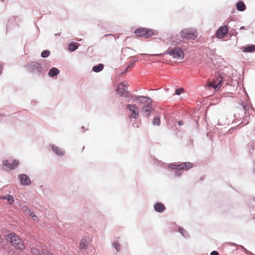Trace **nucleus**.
I'll return each instance as SVG.
<instances>
[{
  "label": "nucleus",
  "mask_w": 255,
  "mask_h": 255,
  "mask_svg": "<svg viewBox=\"0 0 255 255\" xmlns=\"http://www.w3.org/2000/svg\"><path fill=\"white\" fill-rule=\"evenodd\" d=\"M210 255H219V254L218 252L214 251L211 253Z\"/></svg>",
  "instance_id": "c756f323"
},
{
  "label": "nucleus",
  "mask_w": 255,
  "mask_h": 255,
  "mask_svg": "<svg viewBox=\"0 0 255 255\" xmlns=\"http://www.w3.org/2000/svg\"><path fill=\"white\" fill-rule=\"evenodd\" d=\"M178 124L179 126H182V125H183V122L182 121H180L178 122Z\"/></svg>",
  "instance_id": "7c9ffc66"
},
{
  "label": "nucleus",
  "mask_w": 255,
  "mask_h": 255,
  "mask_svg": "<svg viewBox=\"0 0 255 255\" xmlns=\"http://www.w3.org/2000/svg\"><path fill=\"white\" fill-rule=\"evenodd\" d=\"M164 54H169L173 58L177 60L184 58V54L183 51L178 47H175L169 52H165Z\"/></svg>",
  "instance_id": "39448f33"
},
{
  "label": "nucleus",
  "mask_w": 255,
  "mask_h": 255,
  "mask_svg": "<svg viewBox=\"0 0 255 255\" xmlns=\"http://www.w3.org/2000/svg\"><path fill=\"white\" fill-rule=\"evenodd\" d=\"M113 245L115 247V248H116V250L118 252H119L120 251V244L118 243H117V242H115L113 244Z\"/></svg>",
  "instance_id": "bb28decb"
},
{
  "label": "nucleus",
  "mask_w": 255,
  "mask_h": 255,
  "mask_svg": "<svg viewBox=\"0 0 255 255\" xmlns=\"http://www.w3.org/2000/svg\"><path fill=\"white\" fill-rule=\"evenodd\" d=\"M131 66H132V64H131L130 65H128V67H127V68H126V70L127 71V70H128V68H131Z\"/></svg>",
  "instance_id": "2f4dec72"
},
{
  "label": "nucleus",
  "mask_w": 255,
  "mask_h": 255,
  "mask_svg": "<svg viewBox=\"0 0 255 255\" xmlns=\"http://www.w3.org/2000/svg\"><path fill=\"white\" fill-rule=\"evenodd\" d=\"M20 183L22 185H29L30 184V180L29 177L24 174H20L19 175Z\"/></svg>",
  "instance_id": "9b49d317"
},
{
  "label": "nucleus",
  "mask_w": 255,
  "mask_h": 255,
  "mask_svg": "<svg viewBox=\"0 0 255 255\" xmlns=\"http://www.w3.org/2000/svg\"><path fill=\"white\" fill-rule=\"evenodd\" d=\"M46 253V255H53L52 254H51V253H49V252L47 251H43V254L44 255H45Z\"/></svg>",
  "instance_id": "c85d7f7f"
},
{
  "label": "nucleus",
  "mask_w": 255,
  "mask_h": 255,
  "mask_svg": "<svg viewBox=\"0 0 255 255\" xmlns=\"http://www.w3.org/2000/svg\"><path fill=\"white\" fill-rule=\"evenodd\" d=\"M50 51H48V50H44L42 52L41 54V55L42 57L43 58H46V57H47L49 56L50 55Z\"/></svg>",
  "instance_id": "393cba45"
},
{
  "label": "nucleus",
  "mask_w": 255,
  "mask_h": 255,
  "mask_svg": "<svg viewBox=\"0 0 255 255\" xmlns=\"http://www.w3.org/2000/svg\"><path fill=\"white\" fill-rule=\"evenodd\" d=\"M236 8L239 11H244L246 8V6L242 1H239L236 4Z\"/></svg>",
  "instance_id": "f3484780"
},
{
  "label": "nucleus",
  "mask_w": 255,
  "mask_h": 255,
  "mask_svg": "<svg viewBox=\"0 0 255 255\" xmlns=\"http://www.w3.org/2000/svg\"><path fill=\"white\" fill-rule=\"evenodd\" d=\"M104 68V65L103 64H99L97 65H95L93 67V71L95 72H99L101 71Z\"/></svg>",
  "instance_id": "aec40b11"
},
{
  "label": "nucleus",
  "mask_w": 255,
  "mask_h": 255,
  "mask_svg": "<svg viewBox=\"0 0 255 255\" xmlns=\"http://www.w3.org/2000/svg\"><path fill=\"white\" fill-rule=\"evenodd\" d=\"M152 124L154 125L159 126L160 124V120L159 117H156L154 118Z\"/></svg>",
  "instance_id": "b1692460"
},
{
  "label": "nucleus",
  "mask_w": 255,
  "mask_h": 255,
  "mask_svg": "<svg viewBox=\"0 0 255 255\" xmlns=\"http://www.w3.org/2000/svg\"><path fill=\"white\" fill-rule=\"evenodd\" d=\"M182 230H183V229H179V232L182 233Z\"/></svg>",
  "instance_id": "72a5a7b5"
},
{
  "label": "nucleus",
  "mask_w": 255,
  "mask_h": 255,
  "mask_svg": "<svg viewBox=\"0 0 255 255\" xmlns=\"http://www.w3.org/2000/svg\"><path fill=\"white\" fill-rule=\"evenodd\" d=\"M193 166V164L191 162H184L179 164V168H180V169L183 170H188L189 169L192 168Z\"/></svg>",
  "instance_id": "4468645a"
},
{
  "label": "nucleus",
  "mask_w": 255,
  "mask_h": 255,
  "mask_svg": "<svg viewBox=\"0 0 255 255\" xmlns=\"http://www.w3.org/2000/svg\"><path fill=\"white\" fill-rule=\"evenodd\" d=\"M59 73V71L56 68H52L50 70L48 74L50 77H53L58 75Z\"/></svg>",
  "instance_id": "412c9836"
},
{
  "label": "nucleus",
  "mask_w": 255,
  "mask_h": 255,
  "mask_svg": "<svg viewBox=\"0 0 255 255\" xmlns=\"http://www.w3.org/2000/svg\"><path fill=\"white\" fill-rule=\"evenodd\" d=\"M7 239L16 249L22 251L25 249V245L22 240L14 233H11L7 235Z\"/></svg>",
  "instance_id": "f257e3e1"
},
{
  "label": "nucleus",
  "mask_w": 255,
  "mask_h": 255,
  "mask_svg": "<svg viewBox=\"0 0 255 255\" xmlns=\"http://www.w3.org/2000/svg\"><path fill=\"white\" fill-rule=\"evenodd\" d=\"M229 29L226 25L220 27L216 32V36L218 38H223L228 32Z\"/></svg>",
  "instance_id": "9d476101"
},
{
  "label": "nucleus",
  "mask_w": 255,
  "mask_h": 255,
  "mask_svg": "<svg viewBox=\"0 0 255 255\" xmlns=\"http://www.w3.org/2000/svg\"><path fill=\"white\" fill-rule=\"evenodd\" d=\"M19 164L18 160H13L11 163L7 160H4L2 162V165L5 167L6 169L11 170L17 167Z\"/></svg>",
  "instance_id": "1a4fd4ad"
},
{
  "label": "nucleus",
  "mask_w": 255,
  "mask_h": 255,
  "mask_svg": "<svg viewBox=\"0 0 255 255\" xmlns=\"http://www.w3.org/2000/svg\"><path fill=\"white\" fill-rule=\"evenodd\" d=\"M183 91V88H179L176 90L175 94L176 95H180Z\"/></svg>",
  "instance_id": "cd10ccee"
},
{
  "label": "nucleus",
  "mask_w": 255,
  "mask_h": 255,
  "mask_svg": "<svg viewBox=\"0 0 255 255\" xmlns=\"http://www.w3.org/2000/svg\"><path fill=\"white\" fill-rule=\"evenodd\" d=\"M223 83V78L220 75L216 76L213 81L208 84L209 87L213 88L215 90H218L222 86Z\"/></svg>",
  "instance_id": "423d86ee"
},
{
  "label": "nucleus",
  "mask_w": 255,
  "mask_h": 255,
  "mask_svg": "<svg viewBox=\"0 0 255 255\" xmlns=\"http://www.w3.org/2000/svg\"><path fill=\"white\" fill-rule=\"evenodd\" d=\"M22 209L25 213L29 215L34 220H36L38 218L34 214V212L28 209L26 206L22 207Z\"/></svg>",
  "instance_id": "f8f14e48"
},
{
  "label": "nucleus",
  "mask_w": 255,
  "mask_h": 255,
  "mask_svg": "<svg viewBox=\"0 0 255 255\" xmlns=\"http://www.w3.org/2000/svg\"><path fill=\"white\" fill-rule=\"evenodd\" d=\"M180 35L182 38L188 40H194L197 38L198 33L194 28H185L181 31Z\"/></svg>",
  "instance_id": "20e7f679"
},
{
  "label": "nucleus",
  "mask_w": 255,
  "mask_h": 255,
  "mask_svg": "<svg viewBox=\"0 0 255 255\" xmlns=\"http://www.w3.org/2000/svg\"><path fill=\"white\" fill-rule=\"evenodd\" d=\"M112 36V35H111V34H110V35H105V37Z\"/></svg>",
  "instance_id": "473e14b6"
},
{
  "label": "nucleus",
  "mask_w": 255,
  "mask_h": 255,
  "mask_svg": "<svg viewBox=\"0 0 255 255\" xmlns=\"http://www.w3.org/2000/svg\"><path fill=\"white\" fill-rule=\"evenodd\" d=\"M89 244V241L87 239L85 238H83L81 239L80 245L79 248L80 249H86Z\"/></svg>",
  "instance_id": "2eb2a0df"
},
{
  "label": "nucleus",
  "mask_w": 255,
  "mask_h": 255,
  "mask_svg": "<svg viewBox=\"0 0 255 255\" xmlns=\"http://www.w3.org/2000/svg\"><path fill=\"white\" fill-rule=\"evenodd\" d=\"M127 108L131 112L129 117L131 119H136L138 117L139 109L135 105L128 104L127 106Z\"/></svg>",
  "instance_id": "6e6552de"
},
{
  "label": "nucleus",
  "mask_w": 255,
  "mask_h": 255,
  "mask_svg": "<svg viewBox=\"0 0 255 255\" xmlns=\"http://www.w3.org/2000/svg\"><path fill=\"white\" fill-rule=\"evenodd\" d=\"M128 86V84L127 82H123L118 86L117 89V92L121 96L127 97L128 93L127 91V87Z\"/></svg>",
  "instance_id": "0eeeda50"
},
{
  "label": "nucleus",
  "mask_w": 255,
  "mask_h": 255,
  "mask_svg": "<svg viewBox=\"0 0 255 255\" xmlns=\"http://www.w3.org/2000/svg\"><path fill=\"white\" fill-rule=\"evenodd\" d=\"M158 54H153V56H156V55H157Z\"/></svg>",
  "instance_id": "c9c22d12"
},
{
  "label": "nucleus",
  "mask_w": 255,
  "mask_h": 255,
  "mask_svg": "<svg viewBox=\"0 0 255 255\" xmlns=\"http://www.w3.org/2000/svg\"><path fill=\"white\" fill-rule=\"evenodd\" d=\"M169 166L171 169L181 170L180 168H179V164H170V165H169Z\"/></svg>",
  "instance_id": "a878e982"
},
{
  "label": "nucleus",
  "mask_w": 255,
  "mask_h": 255,
  "mask_svg": "<svg viewBox=\"0 0 255 255\" xmlns=\"http://www.w3.org/2000/svg\"><path fill=\"white\" fill-rule=\"evenodd\" d=\"M0 199H6L7 201H9L11 203H12L14 202V199L12 197V196L8 195L6 196H0Z\"/></svg>",
  "instance_id": "4be33fe9"
},
{
  "label": "nucleus",
  "mask_w": 255,
  "mask_h": 255,
  "mask_svg": "<svg viewBox=\"0 0 255 255\" xmlns=\"http://www.w3.org/2000/svg\"><path fill=\"white\" fill-rule=\"evenodd\" d=\"M134 33L138 37L148 38L153 35H157L158 32L155 30L140 27L135 29Z\"/></svg>",
  "instance_id": "f03ea898"
},
{
  "label": "nucleus",
  "mask_w": 255,
  "mask_h": 255,
  "mask_svg": "<svg viewBox=\"0 0 255 255\" xmlns=\"http://www.w3.org/2000/svg\"><path fill=\"white\" fill-rule=\"evenodd\" d=\"M182 230H183V229H179V232L182 233Z\"/></svg>",
  "instance_id": "f704fd0d"
},
{
  "label": "nucleus",
  "mask_w": 255,
  "mask_h": 255,
  "mask_svg": "<svg viewBox=\"0 0 255 255\" xmlns=\"http://www.w3.org/2000/svg\"><path fill=\"white\" fill-rule=\"evenodd\" d=\"M52 149L55 153L59 156L63 155L64 154V151L56 145H52Z\"/></svg>",
  "instance_id": "dca6fc26"
},
{
  "label": "nucleus",
  "mask_w": 255,
  "mask_h": 255,
  "mask_svg": "<svg viewBox=\"0 0 255 255\" xmlns=\"http://www.w3.org/2000/svg\"><path fill=\"white\" fill-rule=\"evenodd\" d=\"M79 46L78 43L71 42L68 45V49L70 51H74L78 48Z\"/></svg>",
  "instance_id": "a211bd4d"
},
{
  "label": "nucleus",
  "mask_w": 255,
  "mask_h": 255,
  "mask_svg": "<svg viewBox=\"0 0 255 255\" xmlns=\"http://www.w3.org/2000/svg\"><path fill=\"white\" fill-rule=\"evenodd\" d=\"M244 52H252L255 51V45H251L244 48L243 50Z\"/></svg>",
  "instance_id": "6ab92c4d"
},
{
  "label": "nucleus",
  "mask_w": 255,
  "mask_h": 255,
  "mask_svg": "<svg viewBox=\"0 0 255 255\" xmlns=\"http://www.w3.org/2000/svg\"><path fill=\"white\" fill-rule=\"evenodd\" d=\"M139 100L140 102L144 103L146 104L142 107L141 113H143V115L147 117L148 116L152 110V104L150 102V99L143 96H139L136 98Z\"/></svg>",
  "instance_id": "7ed1b4c3"
},
{
  "label": "nucleus",
  "mask_w": 255,
  "mask_h": 255,
  "mask_svg": "<svg viewBox=\"0 0 255 255\" xmlns=\"http://www.w3.org/2000/svg\"><path fill=\"white\" fill-rule=\"evenodd\" d=\"M32 255H41L40 250L36 248H32L31 249Z\"/></svg>",
  "instance_id": "5701e85b"
},
{
  "label": "nucleus",
  "mask_w": 255,
  "mask_h": 255,
  "mask_svg": "<svg viewBox=\"0 0 255 255\" xmlns=\"http://www.w3.org/2000/svg\"><path fill=\"white\" fill-rule=\"evenodd\" d=\"M154 209L157 212H162L166 209V207L162 203H157L154 205Z\"/></svg>",
  "instance_id": "ddd939ff"
}]
</instances>
